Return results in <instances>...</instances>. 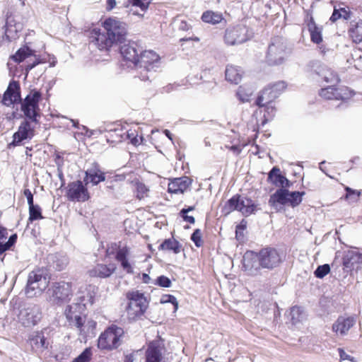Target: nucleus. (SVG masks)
Returning <instances> with one entry per match:
<instances>
[{"mask_svg":"<svg viewBox=\"0 0 362 362\" xmlns=\"http://www.w3.org/2000/svg\"><path fill=\"white\" fill-rule=\"evenodd\" d=\"M102 25L104 31L94 28L90 33V43L100 50H108L114 44L122 42L127 33V24L116 18H106Z\"/></svg>","mask_w":362,"mask_h":362,"instance_id":"nucleus-1","label":"nucleus"},{"mask_svg":"<svg viewBox=\"0 0 362 362\" xmlns=\"http://www.w3.org/2000/svg\"><path fill=\"white\" fill-rule=\"evenodd\" d=\"M128 300L125 308L129 322H136L142 318L148 307V301L144 294L139 291H129L126 294Z\"/></svg>","mask_w":362,"mask_h":362,"instance_id":"nucleus-2","label":"nucleus"},{"mask_svg":"<svg viewBox=\"0 0 362 362\" xmlns=\"http://www.w3.org/2000/svg\"><path fill=\"white\" fill-rule=\"evenodd\" d=\"M94 290L95 288L91 286L80 288L74 301L65 309L66 318H71L73 315L84 314L87 306L93 305L94 302Z\"/></svg>","mask_w":362,"mask_h":362,"instance_id":"nucleus-3","label":"nucleus"},{"mask_svg":"<svg viewBox=\"0 0 362 362\" xmlns=\"http://www.w3.org/2000/svg\"><path fill=\"white\" fill-rule=\"evenodd\" d=\"M160 65V59L153 50H141L136 66L138 77L141 81H147Z\"/></svg>","mask_w":362,"mask_h":362,"instance_id":"nucleus-4","label":"nucleus"},{"mask_svg":"<svg viewBox=\"0 0 362 362\" xmlns=\"http://www.w3.org/2000/svg\"><path fill=\"white\" fill-rule=\"evenodd\" d=\"M291 52L286 40L282 37L276 36L272 39L268 47L266 61L269 65L282 64Z\"/></svg>","mask_w":362,"mask_h":362,"instance_id":"nucleus-5","label":"nucleus"},{"mask_svg":"<svg viewBox=\"0 0 362 362\" xmlns=\"http://www.w3.org/2000/svg\"><path fill=\"white\" fill-rule=\"evenodd\" d=\"M124 334V332L122 328L112 325L100 334L98 341V346L100 349H117L122 344Z\"/></svg>","mask_w":362,"mask_h":362,"instance_id":"nucleus-6","label":"nucleus"},{"mask_svg":"<svg viewBox=\"0 0 362 362\" xmlns=\"http://www.w3.org/2000/svg\"><path fill=\"white\" fill-rule=\"evenodd\" d=\"M41 98V93L33 89L20 102L21 110L25 117L35 123H37V117H40L39 102Z\"/></svg>","mask_w":362,"mask_h":362,"instance_id":"nucleus-7","label":"nucleus"},{"mask_svg":"<svg viewBox=\"0 0 362 362\" xmlns=\"http://www.w3.org/2000/svg\"><path fill=\"white\" fill-rule=\"evenodd\" d=\"M258 204L250 198L236 194L226 203L225 209L228 212L238 211L245 216L255 214L259 210Z\"/></svg>","mask_w":362,"mask_h":362,"instance_id":"nucleus-8","label":"nucleus"},{"mask_svg":"<svg viewBox=\"0 0 362 362\" xmlns=\"http://www.w3.org/2000/svg\"><path fill=\"white\" fill-rule=\"evenodd\" d=\"M49 279L41 270L33 271L29 274L27 286L25 288L26 295L33 298L45 291L48 286Z\"/></svg>","mask_w":362,"mask_h":362,"instance_id":"nucleus-9","label":"nucleus"},{"mask_svg":"<svg viewBox=\"0 0 362 362\" xmlns=\"http://www.w3.org/2000/svg\"><path fill=\"white\" fill-rule=\"evenodd\" d=\"M49 300L54 304H62L70 300L73 294L71 284L65 281L55 282L48 289Z\"/></svg>","mask_w":362,"mask_h":362,"instance_id":"nucleus-10","label":"nucleus"},{"mask_svg":"<svg viewBox=\"0 0 362 362\" xmlns=\"http://www.w3.org/2000/svg\"><path fill=\"white\" fill-rule=\"evenodd\" d=\"M18 321L24 327L36 325L41 318L40 308L37 305L25 304L18 308L17 314Z\"/></svg>","mask_w":362,"mask_h":362,"instance_id":"nucleus-11","label":"nucleus"},{"mask_svg":"<svg viewBox=\"0 0 362 362\" xmlns=\"http://www.w3.org/2000/svg\"><path fill=\"white\" fill-rule=\"evenodd\" d=\"M259 262L263 269H273L282 262V258L278 250L274 247L262 248L258 252Z\"/></svg>","mask_w":362,"mask_h":362,"instance_id":"nucleus-12","label":"nucleus"},{"mask_svg":"<svg viewBox=\"0 0 362 362\" xmlns=\"http://www.w3.org/2000/svg\"><path fill=\"white\" fill-rule=\"evenodd\" d=\"M66 189V197L69 201L84 202L90 198L87 187L81 180L69 183Z\"/></svg>","mask_w":362,"mask_h":362,"instance_id":"nucleus-13","label":"nucleus"},{"mask_svg":"<svg viewBox=\"0 0 362 362\" xmlns=\"http://www.w3.org/2000/svg\"><path fill=\"white\" fill-rule=\"evenodd\" d=\"M247 28L238 25L228 28L225 32L224 40L227 45H235L243 43L248 40Z\"/></svg>","mask_w":362,"mask_h":362,"instance_id":"nucleus-14","label":"nucleus"},{"mask_svg":"<svg viewBox=\"0 0 362 362\" xmlns=\"http://www.w3.org/2000/svg\"><path fill=\"white\" fill-rule=\"evenodd\" d=\"M319 94L326 100H346L351 98L354 95L353 91L348 87L341 86L335 88L334 86L322 88Z\"/></svg>","mask_w":362,"mask_h":362,"instance_id":"nucleus-15","label":"nucleus"},{"mask_svg":"<svg viewBox=\"0 0 362 362\" xmlns=\"http://www.w3.org/2000/svg\"><path fill=\"white\" fill-rule=\"evenodd\" d=\"M83 314L73 315L71 318H67L70 323L78 329L79 334L83 338H86L90 334H93L96 322L92 320H86Z\"/></svg>","mask_w":362,"mask_h":362,"instance_id":"nucleus-16","label":"nucleus"},{"mask_svg":"<svg viewBox=\"0 0 362 362\" xmlns=\"http://www.w3.org/2000/svg\"><path fill=\"white\" fill-rule=\"evenodd\" d=\"M142 49L137 42L132 41L121 46L120 53L124 59L132 62L136 67Z\"/></svg>","mask_w":362,"mask_h":362,"instance_id":"nucleus-17","label":"nucleus"},{"mask_svg":"<svg viewBox=\"0 0 362 362\" xmlns=\"http://www.w3.org/2000/svg\"><path fill=\"white\" fill-rule=\"evenodd\" d=\"M243 265L245 270L252 276L259 274L262 266L259 262L258 253L247 252L243 256Z\"/></svg>","mask_w":362,"mask_h":362,"instance_id":"nucleus-18","label":"nucleus"},{"mask_svg":"<svg viewBox=\"0 0 362 362\" xmlns=\"http://www.w3.org/2000/svg\"><path fill=\"white\" fill-rule=\"evenodd\" d=\"M21 101V98L19 83L13 81L9 83L6 90L4 93L2 103L6 106L9 107Z\"/></svg>","mask_w":362,"mask_h":362,"instance_id":"nucleus-19","label":"nucleus"},{"mask_svg":"<svg viewBox=\"0 0 362 362\" xmlns=\"http://www.w3.org/2000/svg\"><path fill=\"white\" fill-rule=\"evenodd\" d=\"M163 345L159 341H151L145 352V362H162Z\"/></svg>","mask_w":362,"mask_h":362,"instance_id":"nucleus-20","label":"nucleus"},{"mask_svg":"<svg viewBox=\"0 0 362 362\" xmlns=\"http://www.w3.org/2000/svg\"><path fill=\"white\" fill-rule=\"evenodd\" d=\"M34 135L33 128L31 127L30 123L28 120H24L20 124L18 131L13 136V146L18 145L22 141L31 139Z\"/></svg>","mask_w":362,"mask_h":362,"instance_id":"nucleus-21","label":"nucleus"},{"mask_svg":"<svg viewBox=\"0 0 362 362\" xmlns=\"http://www.w3.org/2000/svg\"><path fill=\"white\" fill-rule=\"evenodd\" d=\"M23 25L11 17L8 16L5 25V37L11 42L18 38V33L22 30Z\"/></svg>","mask_w":362,"mask_h":362,"instance_id":"nucleus-22","label":"nucleus"},{"mask_svg":"<svg viewBox=\"0 0 362 362\" xmlns=\"http://www.w3.org/2000/svg\"><path fill=\"white\" fill-rule=\"evenodd\" d=\"M116 270L115 264H98L88 271L91 277L107 278L110 277Z\"/></svg>","mask_w":362,"mask_h":362,"instance_id":"nucleus-23","label":"nucleus"},{"mask_svg":"<svg viewBox=\"0 0 362 362\" xmlns=\"http://www.w3.org/2000/svg\"><path fill=\"white\" fill-rule=\"evenodd\" d=\"M29 339L33 349L35 351L42 352L47 349L49 344L42 331L33 332Z\"/></svg>","mask_w":362,"mask_h":362,"instance_id":"nucleus-24","label":"nucleus"},{"mask_svg":"<svg viewBox=\"0 0 362 362\" xmlns=\"http://www.w3.org/2000/svg\"><path fill=\"white\" fill-rule=\"evenodd\" d=\"M355 324V320L352 317H339L332 325L333 332L337 334L345 335Z\"/></svg>","mask_w":362,"mask_h":362,"instance_id":"nucleus-25","label":"nucleus"},{"mask_svg":"<svg viewBox=\"0 0 362 362\" xmlns=\"http://www.w3.org/2000/svg\"><path fill=\"white\" fill-rule=\"evenodd\" d=\"M84 180H87V183L90 182L93 185H97L98 183L105 180V173L100 169L99 165L94 163L92 167L86 171Z\"/></svg>","mask_w":362,"mask_h":362,"instance_id":"nucleus-26","label":"nucleus"},{"mask_svg":"<svg viewBox=\"0 0 362 362\" xmlns=\"http://www.w3.org/2000/svg\"><path fill=\"white\" fill-rule=\"evenodd\" d=\"M288 190L284 188L277 189L272 194L269 199V204L275 209H277L278 204H288Z\"/></svg>","mask_w":362,"mask_h":362,"instance_id":"nucleus-27","label":"nucleus"},{"mask_svg":"<svg viewBox=\"0 0 362 362\" xmlns=\"http://www.w3.org/2000/svg\"><path fill=\"white\" fill-rule=\"evenodd\" d=\"M129 250L127 247L119 248L116 253L115 259L121 264L122 269L128 274L133 273V268L128 261L127 256L129 255Z\"/></svg>","mask_w":362,"mask_h":362,"instance_id":"nucleus-28","label":"nucleus"},{"mask_svg":"<svg viewBox=\"0 0 362 362\" xmlns=\"http://www.w3.org/2000/svg\"><path fill=\"white\" fill-rule=\"evenodd\" d=\"M225 75L226 79L228 81L238 84L240 82L242 78V71L238 66L228 65L226 66Z\"/></svg>","mask_w":362,"mask_h":362,"instance_id":"nucleus-29","label":"nucleus"},{"mask_svg":"<svg viewBox=\"0 0 362 362\" xmlns=\"http://www.w3.org/2000/svg\"><path fill=\"white\" fill-rule=\"evenodd\" d=\"M268 181L277 187H284L285 182H288V179L282 175L280 169L275 166L269 171L268 174Z\"/></svg>","mask_w":362,"mask_h":362,"instance_id":"nucleus-30","label":"nucleus"},{"mask_svg":"<svg viewBox=\"0 0 362 362\" xmlns=\"http://www.w3.org/2000/svg\"><path fill=\"white\" fill-rule=\"evenodd\" d=\"M272 90H270L269 87L264 88L262 93L257 97L256 100V105L259 107H263L267 104H270L272 102L277 98L276 95L273 93Z\"/></svg>","mask_w":362,"mask_h":362,"instance_id":"nucleus-31","label":"nucleus"},{"mask_svg":"<svg viewBox=\"0 0 362 362\" xmlns=\"http://www.w3.org/2000/svg\"><path fill=\"white\" fill-rule=\"evenodd\" d=\"M202 20L206 23L216 25L221 23L223 20L221 13L215 12L211 10L204 11L202 15Z\"/></svg>","mask_w":362,"mask_h":362,"instance_id":"nucleus-32","label":"nucleus"},{"mask_svg":"<svg viewBox=\"0 0 362 362\" xmlns=\"http://www.w3.org/2000/svg\"><path fill=\"white\" fill-rule=\"evenodd\" d=\"M308 25L312 42L316 44L321 42L322 40V28L318 27L313 19Z\"/></svg>","mask_w":362,"mask_h":362,"instance_id":"nucleus-33","label":"nucleus"},{"mask_svg":"<svg viewBox=\"0 0 362 362\" xmlns=\"http://www.w3.org/2000/svg\"><path fill=\"white\" fill-rule=\"evenodd\" d=\"M35 54V51L31 49L28 46H23L17 50L15 54L11 56V59L17 62L20 63L30 56H33Z\"/></svg>","mask_w":362,"mask_h":362,"instance_id":"nucleus-34","label":"nucleus"},{"mask_svg":"<svg viewBox=\"0 0 362 362\" xmlns=\"http://www.w3.org/2000/svg\"><path fill=\"white\" fill-rule=\"evenodd\" d=\"M362 261L361 254L355 252H349L344 258V265L346 268L354 269L355 264Z\"/></svg>","mask_w":362,"mask_h":362,"instance_id":"nucleus-35","label":"nucleus"},{"mask_svg":"<svg viewBox=\"0 0 362 362\" xmlns=\"http://www.w3.org/2000/svg\"><path fill=\"white\" fill-rule=\"evenodd\" d=\"M348 20L350 18V11H348L345 7L334 6L333 13L329 18V21L332 23H335L339 19Z\"/></svg>","mask_w":362,"mask_h":362,"instance_id":"nucleus-36","label":"nucleus"},{"mask_svg":"<svg viewBox=\"0 0 362 362\" xmlns=\"http://www.w3.org/2000/svg\"><path fill=\"white\" fill-rule=\"evenodd\" d=\"M50 259L52 260L53 267L59 271L63 270L68 264V258L63 255H51Z\"/></svg>","mask_w":362,"mask_h":362,"instance_id":"nucleus-37","label":"nucleus"},{"mask_svg":"<svg viewBox=\"0 0 362 362\" xmlns=\"http://www.w3.org/2000/svg\"><path fill=\"white\" fill-rule=\"evenodd\" d=\"M134 185L137 199L141 200L148 197L149 188L144 182L137 180L134 182Z\"/></svg>","mask_w":362,"mask_h":362,"instance_id":"nucleus-38","label":"nucleus"},{"mask_svg":"<svg viewBox=\"0 0 362 362\" xmlns=\"http://www.w3.org/2000/svg\"><path fill=\"white\" fill-rule=\"evenodd\" d=\"M349 35L356 43L362 42V21H358L349 30Z\"/></svg>","mask_w":362,"mask_h":362,"instance_id":"nucleus-39","label":"nucleus"},{"mask_svg":"<svg viewBox=\"0 0 362 362\" xmlns=\"http://www.w3.org/2000/svg\"><path fill=\"white\" fill-rule=\"evenodd\" d=\"M159 250H172L174 253H178L179 243L173 238H168L165 240L158 247Z\"/></svg>","mask_w":362,"mask_h":362,"instance_id":"nucleus-40","label":"nucleus"},{"mask_svg":"<svg viewBox=\"0 0 362 362\" xmlns=\"http://www.w3.org/2000/svg\"><path fill=\"white\" fill-rule=\"evenodd\" d=\"M305 192H289L288 191V204L291 206L292 207H296L298 206L302 202V197L305 195Z\"/></svg>","mask_w":362,"mask_h":362,"instance_id":"nucleus-41","label":"nucleus"},{"mask_svg":"<svg viewBox=\"0 0 362 362\" xmlns=\"http://www.w3.org/2000/svg\"><path fill=\"white\" fill-rule=\"evenodd\" d=\"M321 76L327 83H335L340 81L338 74L331 69H324Z\"/></svg>","mask_w":362,"mask_h":362,"instance_id":"nucleus-42","label":"nucleus"},{"mask_svg":"<svg viewBox=\"0 0 362 362\" xmlns=\"http://www.w3.org/2000/svg\"><path fill=\"white\" fill-rule=\"evenodd\" d=\"M290 316L293 325L300 322L303 317V310L302 308L299 306L292 307L290 310Z\"/></svg>","mask_w":362,"mask_h":362,"instance_id":"nucleus-43","label":"nucleus"},{"mask_svg":"<svg viewBox=\"0 0 362 362\" xmlns=\"http://www.w3.org/2000/svg\"><path fill=\"white\" fill-rule=\"evenodd\" d=\"M42 218V210L39 205H33L29 207V221L32 222Z\"/></svg>","mask_w":362,"mask_h":362,"instance_id":"nucleus-44","label":"nucleus"},{"mask_svg":"<svg viewBox=\"0 0 362 362\" xmlns=\"http://www.w3.org/2000/svg\"><path fill=\"white\" fill-rule=\"evenodd\" d=\"M92 351L91 348L88 347L83 350V351L75 358L71 362H89L91 359Z\"/></svg>","mask_w":362,"mask_h":362,"instance_id":"nucleus-45","label":"nucleus"},{"mask_svg":"<svg viewBox=\"0 0 362 362\" xmlns=\"http://www.w3.org/2000/svg\"><path fill=\"white\" fill-rule=\"evenodd\" d=\"M252 93V91L251 90H246L244 87L240 86L236 93V95L241 102L245 103L249 101Z\"/></svg>","mask_w":362,"mask_h":362,"instance_id":"nucleus-46","label":"nucleus"},{"mask_svg":"<svg viewBox=\"0 0 362 362\" xmlns=\"http://www.w3.org/2000/svg\"><path fill=\"white\" fill-rule=\"evenodd\" d=\"M168 192L175 194L181 192V177L170 180L168 183Z\"/></svg>","mask_w":362,"mask_h":362,"instance_id":"nucleus-47","label":"nucleus"},{"mask_svg":"<svg viewBox=\"0 0 362 362\" xmlns=\"http://www.w3.org/2000/svg\"><path fill=\"white\" fill-rule=\"evenodd\" d=\"M132 6L139 7L141 11L146 12L151 2V0H129Z\"/></svg>","mask_w":362,"mask_h":362,"instance_id":"nucleus-48","label":"nucleus"},{"mask_svg":"<svg viewBox=\"0 0 362 362\" xmlns=\"http://www.w3.org/2000/svg\"><path fill=\"white\" fill-rule=\"evenodd\" d=\"M190 239L197 247H202L204 244V241L202 240V230L199 228H197L194 230Z\"/></svg>","mask_w":362,"mask_h":362,"instance_id":"nucleus-49","label":"nucleus"},{"mask_svg":"<svg viewBox=\"0 0 362 362\" xmlns=\"http://www.w3.org/2000/svg\"><path fill=\"white\" fill-rule=\"evenodd\" d=\"M330 272V267L329 264H325L318 266L314 272L315 276L317 278L322 279Z\"/></svg>","mask_w":362,"mask_h":362,"instance_id":"nucleus-50","label":"nucleus"},{"mask_svg":"<svg viewBox=\"0 0 362 362\" xmlns=\"http://www.w3.org/2000/svg\"><path fill=\"white\" fill-rule=\"evenodd\" d=\"M153 284L163 288H169L171 286V281L168 277L161 275L153 280Z\"/></svg>","mask_w":362,"mask_h":362,"instance_id":"nucleus-51","label":"nucleus"},{"mask_svg":"<svg viewBox=\"0 0 362 362\" xmlns=\"http://www.w3.org/2000/svg\"><path fill=\"white\" fill-rule=\"evenodd\" d=\"M286 83L284 81H278L269 86L270 90H274L273 93L276 95L277 98L286 89Z\"/></svg>","mask_w":362,"mask_h":362,"instance_id":"nucleus-52","label":"nucleus"},{"mask_svg":"<svg viewBox=\"0 0 362 362\" xmlns=\"http://www.w3.org/2000/svg\"><path fill=\"white\" fill-rule=\"evenodd\" d=\"M264 107V117L265 121H269L273 119L275 116L276 108L272 105V103L267 104L263 106Z\"/></svg>","mask_w":362,"mask_h":362,"instance_id":"nucleus-53","label":"nucleus"},{"mask_svg":"<svg viewBox=\"0 0 362 362\" xmlns=\"http://www.w3.org/2000/svg\"><path fill=\"white\" fill-rule=\"evenodd\" d=\"M161 303H170L173 305L174 311L178 309V302L176 298L172 295H163L160 298Z\"/></svg>","mask_w":362,"mask_h":362,"instance_id":"nucleus-54","label":"nucleus"},{"mask_svg":"<svg viewBox=\"0 0 362 362\" xmlns=\"http://www.w3.org/2000/svg\"><path fill=\"white\" fill-rule=\"evenodd\" d=\"M141 358V353L140 350L134 351L129 354H127L124 356V362H137L138 359Z\"/></svg>","mask_w":362,"mask_h":362,"instance_id":"nucleus-55","label":"nucleus"},{"mask_svg":"<svg viewBox=\"0 0 362 362\" xmlns=\"http://www.w3.org/2000/svg\"><path fill=\"white\" fill-rule=\"evenodd\" d=\"M17 240V235L13 234L11 235L8 241L4 243L2 250H1V255L6 252V250H9L16 242Z\"/></svg>","mask_w":362,"mask_h":362,"instance_id":"nucleus-56","label":"nucleus"},{"mask_svg":"<svg viewBox=\"0 0 362 362\" xmlns=\"http://www.w3.org/2000/svg\"><path fill=\"white\" fill-rule=\"evenodd\" d=\"M194 209V206H189L187 209H182V221L189 222L190 223H194L195 219L194 216L187 215V213L190 211H192Z\"/></svg>","mask_w":362,"mask_h":362,"instance_id":"nucleus-57","label":"nucleus"},{"mask_svg":"<svg viewBox=\"0 0 362 362\" xmlns=\"http://www.w3.org/2000/svg\"><path fill=\"white\" fill-rule=\"evenodd\" d=\"M8 236V230L7 229L0 225V255H1V250L3 247L4 243H5V240Z\"/></svg>","mask_w":362,"mask_h":362,"instance_id":"nucleus-58","label":"nucleus"},{"mask_svg":"<svg viewBox=\"0 0 362 362\" xmlns=\"http://www.w3.org/2000/svg\"><path fill=\"white\" fill-rule=\"evenodd\" d=\"M23 194L27 198L29 207L35 205L33 203V195L29 189H24Z\"/></svg>","mask_w":362,"mask_h":362,"instance_id":"nucleus-59","label":"nucleus"},{"mask_svg":"<svg viewBox=\"0 0 362 362\" xmlns=\"http://www.w3.org/2000/svg\"><path fill=\"white\" fill-rule=\"evenodd\" d=\"M192 183V179L187 176H182V194L185 189H187Z\"/></svg>","mask_w":362,"mask_h":362,"instance_id":"nucleus-60","label":"nucleus"},{"mask_svg":"<svg viewBox=\"0 0 362 362\" xmlns=\"http://www.w3.org/2000/svg\"><path fill=\"white\" fill-rule=\"evenodd\" d=\"M339 352L341 360H349L351 361H355L354 358L347 354L343 349H339Z\"/></svg>","mask_w":362,"mask_h":362,"instance_id":"nucleus-61","label":"nucleus"},{"mask_svg":"<svg viewBox=\"0 0 362 362\" xmlns=\"http://www.w3.org/2000/svg\"><path fill=\"white\" fill-rule=\"evenodd\" d=\"M116 5H117L116 0H107L106 1V10L107 11H110L116 7Z\"/></svg>","mask_w":362,"mask_h":362,"instance_id":"nucleus-62","label":"nucleus"},{"mask_svg":"<svg viewBox=\"0 0 362 362\" xmlns=\"http://www.w3.org/2000/svg\"><path fill=\"white\" fill-rule=\"evenodd\" d=\"M45 62L43 61H41L38 59H36L35 60V62H33V63H30V64H28L26 67H25V70L26 71H29L30 70H32L35 66H36L37 64H41V63H44Z\"/></svg>","mask_w":362,"mask_h":362,"instance_id":"nucleus-63","label":"nucleus"},{"mask_svg":"<svg viewBox=\"0 0 362 362\" xmlns=\"http://www.w3.org/2000/svg\"><path fill=\"white\" fill-rule=\"evenodd\" d=\"M143 141V136H139L137 134H135V136H134L132 137V144L134 145V146H138L139 144H141Z\"/></svg>","mask_w":362,"mask_h":362,"instance_id":"nucleus-64","label":"nucleus"}]
</instances>
